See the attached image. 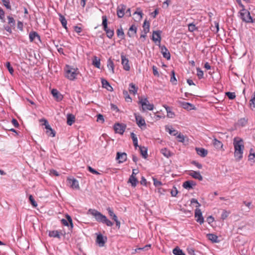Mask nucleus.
<instances>
[{
	"label": "nucleus",
	"mask_w": 255,
	"mask_h": 255,
	"mask_svg": "<svg viewBox=\"0 0 255 255\" xmlns=\"http://www.w3.org/2000/svg\"><path fill=\"white\" fill-rule=\"evenodd\" d=\"M233 145L234 146V156L237 161H240L243 158L244 149V141L243 139L236 137L234 138Z\"/></svg>",
	"instance_id": "obj_1"
},
{
	"label": "nucleus",
	"mask_w": 255,
	"mask_h": 255,
	"mask_svg": "<svg viewBox=\"0 0 255 255\" xmlns=\"http://www.w3.org/2000/svg\"><path fill=\"white\" fill-rule=\"evenodd\" d=\"M88 214L94 217L97 222L106 224L107 226L112 227L114 225V223L109 220L106 216L96 209H89L88 211Z\"/></svg>",
	"instance_id": "obj_2"
},
{
	"label": "nucleus",
	"mask_w": 255,
	"mask_h": 255,
	"mask_svg": "<svg viewBox=\"0 0 255 255\" xmlns=\"http://www.w3.org/2000/svg\"><path fill=\"white\" fill-rule=\"evenodd\" d=\"M65 72V77L70 80H75L79 73L77 68H73L69 65H66Z\"/></svg>",
	"instance_id": "obj_3"
},
{
	"label": "nucleus",
	"mask_w": 255,
	"mask_h": 255,
	"mask_svg": "<svg viewBox=\"0 0 255 255\" xmlns=\"http://www.w3.org/2000/svg\"><path fill=\"white\" fill-rule=\"evenodd\" d=\"M142 106V109L143 111H145L146 110L151 111L154 108V105L153 104H151L149 103L147 98H145L144 99H140L138 102Z\"/></svg>",
	"instance_id": "obj_4"
},
{
	"label": "nucleus",
	"mask_w": 255,
	"mask_h": 255,
	"mask_svg": "<svg viewBox=\"0 0 255 255\" xmlns=\"http://www.w3.org/2000/svg\"><path fill=\"white\" fill-rule=\"evenodd\" d=\"M134 116L137 126L141 129H145L146 128V125L144 119L140 116L134 114Z\"/></svg>",
	"instance_id": "obj_5"
},
{
	"label": "nucleus",
	"mask_w": 255,
	"mask_h": 255,
	"mask_svg": "<svg viewBox=\"0 0 255 255\" xmlns=\"http://www.w3.org/2000/svg\"><path fill=\"white\" fill-rule=\"evenodd\" d=\"M126 126L123 124L116 123L114 126V129L116 133L123 134L125 131Z\"/></svg>",
	"instance_id": "obj_6"
},
{
	"label": "nucleus",
	"mask_w": 255,
	"mask_h": 255,
	"mask_svg": "<svg viewBox=\"0 0 255 255\" xmlns=\"http://www.w3.org/2000/svg\"><path fill=\"white\" fill-rule=\"evenodd\" d=\"M127 6L124 4H120L117 8V14L119 18H122L125 14Z\"/></svg>",
	"instance_id": "obj_7"
},
{
	"label": "nucleus",
	"mask_w": 255,
	"mask_h": 255,
	"mask_svg": "<svg viewBox=\"0 0 255 255\" xmlns=\"http://www.w3.org/2000/svg\"><path fill=\"white\" fill-rule=\"evenodd\" d=\"M243 10L244 11V12H241V15L243 20L246 22H252L253 19L249 11L245 9H243Z\"/></svg>",
	"instance_id": "obj_8"
},
{
	"label": "nucleus",
	"mask_w": 255,
	"mask_h": 255,
	"mask_svg": "<svg viewBox=\"0 0 255 255\" xmlns=\"http://www.w3.org/2000/svg\"><path fill=\"white\" fill-rule=\"evenodd\" d=\"M44 123V125L45 126V128L46 129V133L48 136H50L51 137H54L55 136L56 132L55 131L51 128L50 125L48 124L47 121L45 119L43 120Z\"/></svg>",
	"instance_id": "obj_9"
},
{
	"label": "nucleus",
	"mask_w": 255,
	"mask_h": 255,
	"mask_svg": "<svg viewBox=\"0 0 255 255\" xmlns=\"http://www.w3.org/2000/svg\"><path fill=\"white\" fill-rule=\"evenodd\" d=\"M195 217L196 218V221L200 224H202L204 223V218L202 216V213L200 209H196L195 211Z\"/></svg>",
	"instance_id": "obj_10"
},
{
	"label": "nucleus",
	"mask_w": 255,
	"mask_h": 255,
	"mask_svg": "<svg viewBox=\"0 0 255 255\" xmlns=\"http://www.w3.org/2000/svg\"><path fill=\"white\" fill-rule=\"evenodd\" d=\"M137 27L135 24H132L129 28L127 35L130 38H133L136 35Z\"/></svg>",
	"instance_id": "obj_11"
},
{
	"label": "nucleus",
	"mask_w": 255,
	"mask_h": 255,
	"mask_svg": "<svg viewBox=\"0 0 255 255\" xmlns=\"http://www.w3.org/2000/svg\"><path fill=\"white\" fill-rule=\"evenodd\" d=\"M122 64L123 65L124 69L126 71H129L130 70V66L129 65L128 59L123 54L121 55Z\"/></svg>",
	"instance_id": "obj_12"
},
{
	"label": "nucleus",
	"mask_w": 255,
	"mask_h": 255,
	"mask_svg": "<svg viewBox=\"0 0 255 255\" xmlns=\"http://www.w3.org/2000/svg\"><path fill=\"white\" fill-rule=\"evenodd\" d=\"M67 180L71 188L73 189H79V182L76 179L68 178Z\"/></svg>",
	"instance_id": "obj_13"
},
{
	"label": "nucleus",
	"mask_w": 255,
	"mask_h": 255,
	"mask_svg": "<svg viewBox=\"0 0 255 255\" xmlns=\"http://www.w3.org/2000/svg\"><path fill=\"white\" fill-rule=\"evenodd\" d=\"M51 94L57 101H60L63 98V95L57 89H52Z\"/></svg>",
	"instance_id": "obj_14"
},
{
	"label": "nucleus",
	"mask_w": 255,
	"mask_h": 255,
	"mask_svg": "<svg viewBox=\"0 0 255 255\" xmlns=\"http://www.w3.org/2000/svg\"><path fill=\"white\" fill-rule=\"evenodd\" d=\"M161 48V53L162 54L163 57L167 60L170 59V53L167 48L164 46H160Z\"/></svg>",
	"instance_id": "obj_15"
},
{
	"label": "nucleus",
	"mask_w": 255,
	"mask_h": 255,
	"mask_svg": "<svg viewBox=\"0 0 255 255\" xmlns=\"http://www.w3.org/2000/svg\"><path fill=\"white\" fill-rule=\"evenodd\" d=\"M107 237H104L102 234L97 236L96 242L99 244L100 247H103L107 241Z\"/></svg>",
	"instance_id": "obj_16"
},
{
	"label": "nucleus",
	"mask_w": 255,
	"mask_h": 255,
	"mask_svg": "<svg viewBox=\"0 0 255 255\" xmlns=\"http://www.w3.org/2000/svg\"><path fill=\"white\" fill-rule=\"evenodd\" d=\"M188 174L193 178L196 179H198L199 181H202L203 180V177L201 175L199 171L191 170L190 171Z\"/></svg>",
	"instance_id": "obj_17"
},
{
	"label": "nucleus",
	"mask_w": 255,
	"mask_h": 255,
	"mask_svg": "<svg viewBox=\"0 0 255 255\" xmlns=\"http://www.w3.org/2000/svg\"><path fill=\"white\" fill-rule=\"evenodd\" d=\"M29 37L30 42L34 41L37 39L38 41H40V37L37 32L31 31L29 34Z\"/></svg>",
	"instance_id": "obj_18"
},
{
	"label": "nucleus",
	"mask_w": 255,
	"mask_h": 255,
	"mask_svg": "<svg viewBox=\"0 0 255 255\" xmlns=\"http://www.w3.org/2000/svg\"><path fill=\"white\" fill-rule=\"evenodd\" d=\"M196 185V183L193 180H187L184 182L182 186L185 189L189 190L193 188V186Z\"/></svg>",
	"instance_id": "obj_19"
},
{
	"label": "nucleus",
	"mask_w": 255,
	"mask_h": 255,
	"mask_svg": "<svg viewBox=\"0 0 255 255\" xmlns=\"http://www.w3.org/2000/svg\"><path fill=\"white\" fill-rule=\"evenodd\" d=\"M127 158V154L125 152L120 153L118 152L117 153L116 159H119V163H123L126 161Z\"/></svg>",
	"instance_id": "obj_20"
},
{
	"label": "nucleus",
	"mask_w": 255,
	"mask_h": 255,
	"mask_svg": "<svg viewBox=\"0 0 255 255\" xmlns=\"http://www.w3.org/2000/svg\"><path fill=\"white\" fill-rule=\"evenodd\" d=\"M160 31H154L152 34V39L155 42L158 41L159 43H160L161 41V36H160Z\"/></svg>",
	"instance_id": "obj_21"
},
{
	"label": "nucleus",
	"mask_w": 255,
	"mask_h": 255,
	"mask_svg": "<svg viewBox=\"0 0 255 255\" xmlns=\"http://www.w3.org/2000/svg\"><path fill=\"white\" fill-rule=\"evenodd\" d=\"M195 150L197 154L202 157H205L208 154V150L200 147H196Z\"/></svg>",
	"instance_id": "obj_22"
},
{
	"label": "nucleus",
	"mask_w": 255,
	"mask_h": 255,
	"mask_svg": "<svg viewBox=\"0 0 255 255\" xmlns=\"http://www.w3.org/2000/svg\"><path fill=\"white\" fill-rule=\"evenodd\" d=\"M181 106L184 109L187 110H191L195 109V107L194 105L187 102H181Z\"/></svg>",
	"instance_id": "obj_23"
},
{
	"label": "nucleus",
	"mask_w": 255,
	"mask_h": 255,
	"mask_svg": "<svg viewBox=\"0 0 255 255\" xmlns=\"http://www.w3.org/2000/svg\"><path fill=\"white\" fill-rule=\"evenodd\" d=\"M75 121V117L71 114H69L67 116V124L69 126H71Z\"/></svg>",
	"instance_id": "obj_24"
},
{
	"label": "nucleus",
	"mask_w": 255,
	"mask_h": 255,
	"mask_svg": "<svg viewBox=\"0 0 255 255\" xmlns=\"http://www.w3.org/2000/svg\"><path fill=\"white\" fill-rule=\"evenodd\" d=\"M208 239L212 242V243H219V240H218V237L215 234H208L207 235Z\"/></svg>",
	"instance_id": "obj_25"
},
{
	"label": "nucleus",
	"mask_w": 255,
	"mask_h": 255,
	"mask_svg": "<svg viewBox=\"0 0 255 255\" xmlns=\"http://www.w3.org/2000/svg\"><path fill=\"white\" fill-rule=\"evenodd\" d=\"M59 16V20L61 23L62 26L67 30L68 28L67 27V20L65 17L61 13L58 14Z\"/></svg>",
	"instance_id": "obj_26"
},
{
	"label": "nucleus",
	"mask_w": 255,
	"mask_h": 255,
	"mask_svg": "<svg viewBox=\"0 0 255 255\" xmlns=\"http://www.w3.org/2000/svg\"><path fill=\"white\" fill-rule=\"evenodd\" d=\"M143 31L142 33H147L149 31L150 23L149 21L145 19L143 24Z\"/></svg>",
	"instance_id": "obj_27"
},
{
	"label": "nucleus",
	"mask_w": 255,
	"mask_h": 255,
	"mask_svg": "<svg viewBox=\"0 0 255 255\" xmlns=\"http://www.w3.org/2000/svg\"><path fill=\"white\" fill-rule=\"evenodd\" d=\"M164 107L166 111L167 117L173 118L175 116V114L172 111L171 108L166 105L164 106Z\"/></svg>",
	"instance_id": "obj_28"
},
{
	"label": "nucleus",
	"mask_w": 255,
	"mask_h": 255,
	"mask_svg": "<svg viewBox=\"0 0 255 255\" xmlns=\"http://www.w3.org/2000/svg\"><path fill=\"white\" fill-rule=\"evenodd\" d=\"M101 82H102L103 87L107 89L108 91H111L113 90L112 87L110 85L109 83L106 79H102Z\"/></svg>",
	"instance_id": "obj_29"
},
{
	"label": "nucleus",
	"mask_w": 255,
	"mask_h": 255,
	"mask_svg": "<svg viewBox=\"0 0 255 255\" xmlns=\"http://www.w3.org/2000/svg\"><path fill=\"white\" fill-rule=\"evenodd\" d=\"M138 88L135 86V84L131 83L129 85V92L130 94L135 95L137 93Z\"/></svg>",
	"instance_id": "obj_30"
},
{
	"label": "nucleus",
	"mask_w": 255,
	"mask_h": 255,
	"mask_svg": "<svg viewBox=\"0 0 255 255\" xmlns=\"http://www.w3.org/2000/svg\"><path fill=\"white\" fill-rule=\"evenodd\" d=\"M128 182L131 184L133 187H135L138 183V180L134 175H131L128 179Z\"/></svg>",
	"instance_id": "obj_31"
},
{
	"label": "nucleus",
	"mask_w": 255,
	"mask_h": 255,
	"mask_svg": "<svg viewBox=\"0 0 255 255\" xmlns=\"http://www.w3.org/2000/svg\"><path fill=\"white\" fill-rule=\"evenodd\" d=\"M140 150V154L142 155L144 158H146L147 157V149L144 146H138Z\"/></svg>",
	"instance_id": "obj_32"
},
{
	"label": "nucleus",
	"mask_w": 255,
	"mask_h": 255,
	"mask_svg": "<svg viewBox=\"0 0 255 255\" xmlns=\"http://www.w3.org/2000/svg\"><path fill=\"white\" fill-rule=\"evenodd\" d=\"M107 66L110 71L112 73H114V64L111 58H109L107 61Z\"/></svg>",
	"instance_id": "obj_33"
},
{
	"label": "nucleus",
	"mask_w": 255,
	"mask_h": 255,
	"mask_svg": "<svg viewBox=\"0 0 255 255\" xmlns=\"http://www.w3.org/2000/svg\"><path fill=\"white\" fill-rule=\"evenodd\" d=\"M92 64L96 68H100L101 65L100 59L98 58L96 56H94L92 60Z\"/></svg>",
	"instance_id": "obj_34"
},
{
	"label": "nucleus",
	"mask_w": 255,
	"mask_h": 255,
	"mask_svg": "<svg viewBox=\"0 0 255 255\" xmlns=\"http://www.w3.org/2000/svg\"><path fill=\"white\" fill-rule=\"evenodd\" d=\"M160 152L166 157L169 158L172 155L171 152L166 148H162Z\"/></svg>",
	"instance_id": "obj_35"
},
{
	"label": "nucleus",
	"mask_w": 255,
	"mask_h": 255,
	"mask_svg": "<svg viewBox=\"0 0 255 255\" xmlns=\"http://www.w3.org/2000/svg\"><path fill=\"white\" fill-rule=\"evenodd\" d=\"M213 144L217 149L222 148L223 145L221 141L215 138L213 140Z\"/></svg>",
	"instance_id": "obj_36"
},
{
	"label": "nucleus",
	"mask_w": 255,
	"mask_h": 255,
	"mask_svg": "<svg viewBox=\"0 0 255 255\" xmlns=\"http://www.w3.org/2000/svg\"><path fill=\"white\" fill-rule=\"evenodd\" d=\"M49 236L50 237L57 238L60 239V232L58 231H52L49 233Z\"/></svg>",
	"instance_id": "obj_37"
},
{
	"label": "nucleus",
	"mask_w": 255,
	"mask_h": 255,
	"mask_svg": "<svg viewBox=\"0 0 255 255\" xmlns=\"http://www.w3.org/2000/svg\"><path fill=\"white\" fill-rule=\"evenodd\" d=\"M107 210L109 213V216L112 218L113 220H116L118 219L117 216L114 213V211L112 208L110 207H108L107 209Z\"/></svg>",
	"instance_id": "obj_38"
},
{
	"label": "nucleus",
	"mask_w": 255,
	"mask_h": 255,
	"mask_svg": "<svg viewBox=\"0 0 255 255\" xmlns=\"http://www.w3.org/2000/svg\"><path fill=\"white\" fill-rule=\"evenodd\" d=\"M117 34L118 37L120 38L121 39H124L125 38V35L122 27L117 29Z\"/></svg>",
	"instance_id": "obj_39"
},
{
	"label": "nucleus",
	"mask_w": 255,
	"mask_h": 255,
	"mask_svg": "<svg viewBox=\"0 0 255 255\" xmlns=\"http://www.w3.org/2000/svg\"><path fill=\"white\" fill-rule=\"evenodd\" d=\"M130 136L132 139L134 146H135V148H136L137 146H138V140L136 136V135L133 132H131Z\"/></svg>",
	"instance_id": "obj_40"
},
{
	"label": "nucleus",
	"mask_w": 255,
	"mask_h": 255,
	"mask_svg": "<svg viewBox=\"0 0 255 255\" xmlns=\"http://www.w3.org/2000/svg\"><path fill=\"white\" fill-rule=\"evenodd\" d=\"M173 253L175 255H185L182 250L178 247L173 250Z\"/></svg>",
	"instance_id": "obj_41"
},
{
	"label": "nucleus",
	"mask_w": 255,
	"mask_h": 255,
	"mask_svg": "<svg viewBox=\"0 0 255 255\" xmlns=\"http://www.w3.org/2000/svg\"><path fill=\"white\" fill-rule=\"evenodd\" d=\"M170 82L173 85L177 84V80L175 77V73L174 70H172L171 72Z\"/></svg>",
	"instance_id": "obj_42"
},
{
	"label": "nucleus",
	"mask_w": 255,
	"mask_h": 255,
	"mask_svg": "<svg viewBox=\"0 0 255 255\" xmlns=\"http://www.w3.org/2000/svg\"><path fill=\"white\" fill-rule=\"evenodd\" d=\"M166 130L169 132V133L171 135H176L178 133V132L175 129L173 128H169L166 127Z\"/></svg>",
	"instance_id": "obj_43"
},
{
	"label": "nucleus",
	"mask_w": 255,
	"mask_h": 255,
	"mask_svg": "<svg viewBox=\"0 0 255 255\" xmlns=\"http://www.w3.org/2000/svg\"><path fill=\"white\" fill-rule=\"evenodd\" d=\"M123 95H124L125 100L127 102H131V100H132L131 98L128 95L127 91H126V90L123 91Z\"/></svg>",
	"instance_id": "obj_44"
},
{
	"label": "nucleus",
	"mask_w": 255,
	"mask_h": 255,
	"mask_svg": "<svg viewBox=\"0 0 255 255\" xmlns=\"http://www.w3.org/2000/svg\"><path fill=\"white\" fill-rule=\"evenodd\" d=\"M8 23L10 26L13 27L15 25V21L14 18L10 16H7Z\"/></svg>",
	"instance_id": "obj_45"
},
{
	"label": "nucleus",
	"mask_w": 255,
	"mask_h": 255,
	"mask_svg": "<svg viewBox=\"0 0 255 255\" xmlns=\"http://www.w3.org/2000/svg\"><path fill=\"white\" fill-rule=\"evenodd\" d=\"M5 66L7 68V69H8L10 74L11 75H13L14 70H13L12 67L11 66L10 62H6Z\"/></svg>",
	"instance_id": "obj_46"
},
{
	"label": "nucleus",
	"mask_w": 255,
	"mask_h": 255,
	"mask_svg": "<svg viewBox=\"0 0 255 255\" xmlns=\"http://www.w3.org/2000/svg\"><path fill=\"white\" fill-rule=\"evenodd\" d=\"M215 26L212 25L211 29V30L215 33H217L219 30V25L218 22H215Z\"/></svg>",
	"instance_id": "obj_47"
},
{
	"label": "nucleus",
	"mask_w": 255,
	"mask_h": 255,
	"mask_svg": "<svg viewBox=\"0 0 255 255\" xmlns=\"http://www.w3.org/2000/svg\"><path fill=\"white\" fill-rule=\"evenodd\" d=\"M4 6L7 9L10 10L11 9L10 4L9 0H1Z\"/></svg>",
	"instance_id": "obj_48"
},
{
	"label": "nucleus",
	"mask_w": 255,
	"mask_h": 255,
	"mask_svg": "<svg viewBox=\"0 0 255 255\" xmlns=\"http://www.w3.org/2000/svg\"><path fill=\"white\" fill-rule=\"evenodd\" d=\"M197 75L199 79L203 78V71L200 68H197Z\"/></svg>",
	"instance_id": "obj_49"
},
{
	"label": "nucleus",
	"mask_w": 255,
	"mask_h": 255,
	"mask_svg": "<svg viewBox=\"0 0 255 255\" xmlns=\"http://www.w3.org/2000/svg\"><path fill=\"white\" fill-rule=\"evenodd\" d=\"M197 29V27L193 23L188 24V30L190 32H194Z\"/></svg>",
	"instance_id": "obj_50"
},
{
	"label": "nucleus",
	"mask_w": 255,
	"mask_h": 255,
	"mask_svg": "<svg viewBox=\"0 0 255 255\" xmlns=\"http://www.w3.org/2000/svg\"><path fill=\"white\" fill-rule=\"evenodd\" d=\"M226 95L230 100H234L236 98L235 93L234 92H228L226 93Z\"/></svg>",
	"instance_id": "obj_51"
},
{
	"label": "nucleus",
	"mask_w": 255,
	"mask_h": 255,
	"mask_svg": "<svg viewBox=\"0 0 255 255\" xmlns=\"http://www.w3.org/2000/svg\"><path fill=\"white\" fill-rule=\"evenodd\" d=\"M29 200L30 202V203L33 207H37V204L36 202L34 200L33 196L31 195H30L29 196Z\"/></svg>",
	"instance_id": "obj_52"
},
{
	"label": "nucleus",
	"mask_w": 255,
	"mask_h": 255,
	"mask_svg": "<svg viewBox=\"0 0 255 255\" xmlns=\"http://www.w3.org/2000/svg\"><path fill=\"white\" fill-rule=\"evenodd\" d=\"M106 33L108 38H112L114 34V29H110Z\"/></svg>",
	"instance_id": "obj_53"
},
{
	"label": "nucleus",
	"mask_w": 255,
	"mask_h": 255,
	"mask_svg": "<svg viewBox=\"0 0 255 255\" xmlns=\"http://www.w3.org/2000/svg\"><path fill=\"white\" fill-rule=\"evenodd\" d=\"M230 212L226 210H224L222 215H221V218L222 219L225 220L229 215Z\"/></svg>",
	"instance_id": "obj_54"
},
{
	"label": "nucleus",
	"mask_w": 255,
	"mask_h": 255,
	"mask_svg": "<svg viewBox=\"0 0 255 255\" xmlns=\"http://www.w3.org/2000/svg\"><path fill=\"white\" fill-rule=\"evenodd\" d=\"M66 218L67 219L66 220H67L69 222L70 226V230H72V228H73V223H72V219L71 217H70V216L68 215V214H67L66 215Z\"/></svg>",
	"instance_id": "obj_55"
},
{
	"label": "nucleus",
	"mask_w": 255,
	"mask_h": 255,
	"mask_svg": "<svg viewBox=\"0 0 255 255\" xmlns=\"http://www.w3.org/2000/svg\"><path fill=\"white\" fill-rule=\"evenodd\" d=\"M88 170H89V171H90L91 173H92L94 174H96V175L100 174V173L99 172H98L97 170H96L95 169H94V168H93L92 167H91L90 166H88Z\"/></svg>",
	"instance_id": "obj_56"
},
{
	"label": "nucleus",
	"mask_w": 255,
	"mask_h": 255,
	"mask_svg": "<svg viewBox=\"0 0 255 255\" xmlns=\"http://www.w3.org/2000/svg\"><path fill=\"white\" fill-rule=\"evenodd\" d=\"M108 25V19L106 15L102 16V26H105Z\"/></svg>",
	"instance_id": "obj_57"
},
{
	"label": "nucleus",
	"mask_w": 255,
	"mask_h": 255,
	"mask_svg": "<svg viewBox=\"0 0 255 255\" xmlns=\"http://www.w3.org/2000/svg\"><path fill=\"white\" fill-rule=\"evenodd\" d=\"M191 163L199 169H201L202 168V165L195 160L192 161Z\"/></svg>",
	"instance_id": "obj_58"
},
{
	"label": "nucleus",
	"mask_w": 255,
	"mask_h": 255,
	"mask_svg": "<svg viewBox=\"0 0 255 255\" xmlns=\"http://www.w3.org/2000/svg\"><path fill=\"white\" fill-rule=\"evenodd\" d=\"M157 70H158V69L155 66L153 65L152 66V70H153V75L155 76L159 77V73H158Z\"/></svg>",
	"instance_id": "obj_59"
},
{
	"label": "nucleus",
	"mask_w": 255,
	"mask_h": 255,
	"mask_svg": "<svg viewBox=\"0 0 255 255\" xmlns=\"http://www.w3.org/2000/svg\"><path fill=\"white\" fill-rule=\"evenodd\" d=\"M153 184L155 187H158L162 184L161 181L157 180L156 179L153 178Z\"/></svg>",
	"instance_id": "obj_60"
},
{
	"label": "nucleus",
	"mask_w": 255,
	"mask_h": 255,
	"mask_svg": "<svg viewBox=\"0 0 255 255\" xmlns=\"http://www.w3.org/2000/svg\"><path fill=\"white\" fill-rule=\"evenodd\" d=\"M97 122H101L102 123L104 122V116L99 114L97 115Z\"/></svg>",
	"instance_id": "obj_61"
},
{
	"label": "nucleus",
	"mask_w": 255,
	"mask_h": 255,
	"mask_svg": "<svg viewBox=\"0 0 255 255\" xmlns=\"http://www.w3.org/2000/svg\"><path fill=\"white\" fill-rule=\"evenodd\" d=\"M137 14L140 16V19L142 17L143 15L142 10L140 8H137V10L134 12V14Z\"/></svg>",
	"instance_id": "obj_62"
},
{
	"label": "nucleus",
	"mask_w": 255,
	"mask_h": 255,
	"mask_svg": "<svg viewBox=\"0 0 255 255\" xmlns=\"http://www.w3.org/2000/svg\"><path fill=\"white\" fill-rule=\"evenodd\" d=\"M178 193V190L176 187H174V189L171 191V196L173 197H175Z\"/></svg>",
	"instance_id": "obj_63"
},
{
	"label": "nucleus",
	"mask_w": 255,
	"mask_h": 255,
	"mask_svg": "<svg viewBox=\"0 0 255 255\" xmlns=\"http://www.w3.org/2000/svg\"><path fill=\"white\" fill-rule=\"evenodd\" d=\"M249 160H253V161H255V153H251L249 155Z\"/></svg>",
	"instance_id": "obj_64"
}]
</instances>
